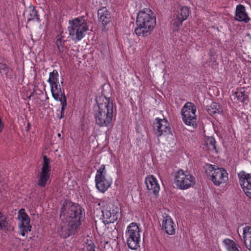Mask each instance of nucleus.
<instances>
[{"instance_id": "1", "label": "nucleus", "mask_w": 251, "mask_h": 251, "mask_svg": "<svg viewBox=\"0 0 251 251\" xmlns=\"http://www.w3.org/2000/svg\"><path fill=\"white\" fill-rule=\"evenodd\" d=\"M98 109L94 111L96 124L100 127H110L113 126V119L116 107L111 98L101 96L96 100Z\"/></svg>"}, {"instance_id": "2", "label": "nucleus", "mask_w": 251, "mask_h": 251, "mask_svg": "<svg viewBox=\"0 0 251 251\" xmlns=\"http://www.w3.org/2000/svg\"><path fill=\"white\" fill-rule=\"evenodd\" d=\"M82 215L81 208L79 206L63 203L60 209V218L62 220H65L68 223V225L67 231L64 234L61 233V236L64 238H66L74 234L80 225Z\"/></svg>"}, {"instance_id": "3", "label": "nucleus", "mask_w": 251, "mask_h": 251, "mask_svg": "<svg viewBox=\"0 0 251 251\" xmlns=\"http://www.w3.org/2000/svg\"><path fill=\"white\" fill-rule=\"evenodd\" d=\"M137 27L134 32L138 37L149 35L156 25V17L153 11L149 8L140 10L137 16Z\"/></svg>"}, {"instance_id": "4", "label": "nucleus", "mask_w": 251, "mask_h": 251, "mask_svg": "<svg viewBox=\"0 0 251 251\" xmlns=\"http://www.w3.org/2000/svg\"><path fill=\"white\" fill-rule=\"evenodd\" d=\"M70 26L68 27L69 35L75 41L81 40L89 30L86 20L84 17L80 16L69 21Z\"/></svg>"}, {"instance_id": "5", "label": "nucleus", "mask_w": 251, "mask_h": 251, "mask_svg": "<svg viewBox=\"0 0 251 251\" xmlns=\"http://www.w3.org/2000/svg\"><path fill=\"white\" fill-rule=\"evenodd\" d=\"M205 173L216 186L226 183L228 179L227 171L223 168L215 165L206 164L204 167Z\"/></svg>"}, {"instance_id": "6", "label": "nucleus", "mask_w": 251, "mask_h": 251, "mask_svg": "<svg viewBox=\"0 0 251 251\" xmlns=\"http://www.w3.org/2000/svg\"><path fill=\"white\" fill-rule=\"evenodd\" d=\"M136 223H130L126 231V238L128 247L131 250H136L140 247L141 229Z\"/></svg>"}, {"instance_id": "7", "label": "nucleus", "mask_w": 251, "mask_h": 251, "mask_svg": "<svg viewBox=\"0 0 251 251\" xmlns=\"http://www.w3.org/2000/svg\"><path fill=\"white\" fill-rule=\"evenodd\" d=\"M191 13L190 8L186 6L179 5L174 11L171 22V28L174 32H177L183 22L187 20Z\"/></svg>"}, {"instance_id": "8", "label": "nucleus", "mask_w": 251, "mask_h": 251, "mask_svg": "<svg viewBox=\"0 0 251 251\" xmlns=\"http://www.w3.org/2000/svg\"><path fill=\"white\" fill-rule=\"evenodd\" d=\"M95 181L96 188L102 193L105 192L111 186L112 179L106 176L105 165H101L97 171Z\"/></svg>"}, {"instance_id": "9", "label": "nucleus", "mask_w": 251, "mask_h": 251, "mask_svg": "<svg viewBox=\"0 0 251 251\" xmlns=\"http://www.w3.org/2000/svg\"><path fill=\"white\" fill-rule=\"evenodd\" d=\"M195 181V178L192 175L182 170H179L176 173L174 182L179 189H187L194 185Z\"/></svg>"}, {"instance_id": "10", "label": "nucleus", "mask_w": 251, "mask_h": 251, "mask_svg": "<svg viewBox=\"0 0 251 251\" xmlns=\"http://www.w3.org/2000/svg\"><path fill=\"white\" fill-rule=\"evenodd\" d=\"M43 161L41 171L38 173L37 185L41 187H45L50 180L51 173V160L46 155L43 156Z\"/></svg>"}, {"instance_id": "11", "label": "nucleus", "mask_w": 251, "mask_h": 251, "mask_svg": "<svg viewBox=\"0 0 251 251\" xmlns=\"http://www.w3.org/2000/svg\"><path fill=\"white\" fill-rule=\"evenodd\" d=\"M196 106L192 102H187L181 109L182 119L187 126H194L196 124Z\"/></svg>"}, {"instance_id": "12", "label": "nucleus", "mask_w": 251, "mask_h": 251, "mask_svg": "<svg viewBox=\"0 0 251 251\" xmlns=\"http://www.w3.org/2000/svg\"><path fill=\"white\" fill-rule=\"evenodd\" d=\"M153 127L157 137L171 133L170 124L164 118H156L153 122Z\"/></svg>"}, {"instance_id": "13", "label": "nucleus", "mask_w": 251, "mask_h": 251, "mask_svg": "<svg viewBox=\"0 0 251 251\" xmlns=\"http://www.w3.org/2000/svg\"><path fill=\"white\" fill-rule=\"evenodd\" d=\"M240 185L246 196L251 199V174L242 171L238 174Z\"/></svg>"}, {"instance_id": "14", "label": "nucleus", "mask_w": 251, "mask_h": 251, "mask_svg": "<svg viewBox=\"0 0 251 251\" xmlns=\"http://www.w3.org/2000/svg\"><path fill=\"white\" fill-rule=\"evenodd\" d=\"M120 211V209L114 205L103 210L102 214L105 222L108 224L116 221L119 217Z\"/></svg>"}, {"instance_id": "15", "label": "nucleus", "mask_w": 251, "mask_h": 251, "mask_svg": "<svg viewBox=\"0 0 251 251\" xmlns=\"http://www.w3.org/2000/svg\"><path fill=\"white\" fill-rule=\"evenodd\" d=\"M145 182L149 193L157 196L160 190V186L156 177L153 175H150L146 177Z\"/></svg>"}, {"instance_id": "16", "label": "nucleus", "mask_w": 251, "mask_h": 251, "mask_svg": "<svg viewBox=\"0 0 251 251\" xmlns=\"http://www.w3.org/2000/svg\"><path fill=\"white\" fill-rule=\"evenodd\" d=\"M175 227L176 225L170 216L167 215L163 216L162 228L166 233L169 235L175 234L176 232Z\"/></svg>"}, {"instance_id": "17", "label": "nucleus", "mask_w": 251, "mask_h": 251, "mask_svg": "<svg viewBox=\"0 0 251 251\" xmlns=\"http://www.w3.org/2000/svg\"><path fill=\"white\" fill-rule=\"evenodd\" d=\"M234 18L236 21L238 22H243L246 24L249 22L250 18L246 11L245 7L243 5L239 4L236 6Z\"/></svg>"}, {"instance_id": "18", "label": "nucleus", "mask_w": 251, "mask_h": 251, "mask_svg": "<svg viewBox=\"0 0 251 251\" xmlns=\"http://www.w3.org/2000/svg\"><path fill=\"white\" fill-rule=\"evenodd\" d=\"M98 17L99 22L103 26L106 25L111 21V13L105 7L99 9Z\"/></svg>"}, {"instance_id": "19", "label": "nucleus", "mask_w": 251, "mask_h": 251, "mask_svg": "<svg viewBox=\"0 0 251 251\" xmlns=\"http://www.w3.org/2000/svg\"><path fill=\"white\" fill-rule=\"evenodd\" d=\"M243 238L246 248L251 251V226H247L243 228Z\"/></svg>"}, {"instance_id": "20", "label": "nucleus", "mask_w": 251, "mask_h": 251, "mask_svg": "<svg viewBox=\"0 0 251 251\" xmlns=\"http://www.w3.org/2000/svg\"><path fill=\"white\" fill-rule=\"evenodd\" d=\"M223 243L227 251H240V247L231 239H225Z\"/></svg>"}, {"instance_id": "21", "label": "nucleus", "mask_w": 251, "mask_h": 251, "mask_svg": "<svg viewBox=\"0 0 251 251\" xmlns=\"http://www.w3.org/2000/svg\"><path fill=\"white\" fill-rule=\"evenodd\" d=\"M208 113L212 116H216L223 113V108L220 104L217 102H212L207 109Z\"/></svg>"}, {"instance_id": "22", "label": "nucleus", "mask_w": 251, "mask_h": 251, "mask_svg": "<svg viewBox=\"0 0 251 251\" xmlns=\"http://www.w3.org/2000/svg\"><path fill=\"white\" fill-rule=\"evenodd\" d=\"M11 225L7 221V217L0 211V229L5 232L9 231L11 229Z\"/></svg>"}, {"instance_id": "23", "label": "nucleus", "mask_w": 251, "mask_h": 251, "mask_svg": "<svg viewBox=\"0 0 251 251\" xmlns=\"http://www.w3.org/2000/svg\"><path fill=\"white\" fill-rule=\"evenodd\" d=\"M27 21L28 22L31 21H36L38 23L41 22L38 12L34 6L29 7L28 14L27 16Z\"/></svg>"}, {"instance_id": "24", "label": "nucleus", "mask_w": 251, "mask_h": 251, "mask_svg": "<svg viewBox=\"0 0 251 251\" xmlns=\"http://www.w3.org/2000/svg\"><path fill=\"white\" fill-rule=\"evenodd\" d=\"M18 220L21 221L19 224L28 225L30 224V219L29 216L25 212L24 208H22L18 212Z\"/></svg>"}, {"instance_id": "25", "label": "nucleus", "mask_w": 251, "mask_h": 251, "mask_svg": "<svg viewBox=\"0 0 251 251\" xmlns=\"http://www.w3.org/2000/svg\"><path fill=\"white\" fill-rule=\"evenodd\" d=\"M52 97L56 101H59L61 104H62L64 100H65L67 102V98L65 96L64 90H62L61 88L56 91L51 93Z\"/></svg>"}, {"instance_id": "26", "label": "nucleus", "mask_w": 251, "mask_h": 251, "mask_svg": "<svg viewBox=\"0 0 251 251\" xmlns=\"http://www.w3.org/2000/svg\"><path fill=\"white\" fill-rule=\"evenodd\" d=\"M234 96L237 100L242 103H247L249 101V96L245 91H238L234 93Z\"/></svg>"}, {"instance_id": "27", "label": "nucleus", "mask_w": 251, "mask_h": 251, "mask_svg": "<svg viewBox=\"0 0 251 251\" xmlns=\"http://www.w3.org/2000/svg\"><path fill=\"white\" fill-rule=\"evenodd\" d=\"M19 234L24 237L26 234L31 231L32 226L30 225L19 224Z\"/></svg>"}, {"instance_id": "28", "label": "nucleus", "mask_w": 251, "mask_h": 251, "mask_svg": "<svg viewBox=\"0 0 251 251\" xmlns=\"http://www.w3.org/2000/svg\"><path fill=\"white\" fill-rule=\"evenodd\" d=\"M83 251H96L95 244L91 240L87 239L83 245Z\"/></svg>"}, {"instance_id": "29", "label": "nucleus", "mask_w": 251, "mask_h": 251, "mask_svg": "<svg viewBox=\"0 0 251 251\" xmlns=\"http://www.w3.org/2000/svg\"><path fill=\"white\" fill-rule=\"evenodd\" d=\"M12 69L10 66L3 62L0 63V74L7 75L10 71H12Z\"/></svg>"}, {"instance_id": "30", "label": "nucleus", "mask_w": 251, "mask_h": 251, "mask_svg": "<svg viewBox=\"0 0 251 251\" xmlns=\"http://www.w3.org/2000/svg\"><path fill=\"white\" fill-rule=\"evenodd\" d=\"M216 53L212 50H210L208 55H209V62H212L213 65H217V55Z\"/></svg>"}, {"instance_id": "31", "label": "nucleus", "mask_w": 251, "mask_h": 251, "mask_svg": "<svg viewBox=\"0 0 251 251\" xmlns=\"http://www.w3.org/2000/svg\"><path fill=\"white\" fill-rule=\"evenodd\" d=\"M58 76V72L54 70L52 72H50L49 75V78L48 80V82L49 83H52L57 81V77Z\"/></svg>"}, {"instance_id": "32", "label": "nucleus", "mask_w": 251, "mask_h": 251, "mask_svg": "<svg viewBox=\"0 0 251 251\" xmlns=\"http://www.w3.org/2000/svg\"><path fill=\"white\" fill-rule=\"evenodd\" d=\"M57 48L58 50V55H59L60 57L63 58L66 54L67 48L65 46H63Z\"/></svg>"}, {"instance_id": "33", "label": "nucleus", "mask_w": 251, "mask_h": 251, "mask_svg": "<svg viewBox=\"0 0 251 251\" xmlns=\"http://www.w3.org/2000/svg\"><path fill=\"white\" fill-rule=\"evenodd\" d=\"M51 87V93H53L54 92L56 91V90L60 89V86L58 82H54L52 83H50Z\"/></svg>"}, {"instance_id": "34", "label": "nucleus", "mask_w": 251, "mask_h": 251, "mask_svg": "<svg viewBox=\"0 0 251 251\" xmlns=\"http://www.w3.org/2000/svg\"><path fill=\"white\" fill-rule=\"evenodd\" d=\"M61 105V109L60 111V115L58 117L59 119H61L64 117V111L67 107V102H66L65 100H64V101Z\"/></svg>"}, {"instance_id": "35", "label": "nucleus", "mask_w": 251, "mask_h": 251, "mask_svg": "<svg viewBox=\"0 0 251 251\" xmlns=\"http://www.w3.org/2000/svg\"><path fill=\"white\" fill-rule=\"evenodd\" d=\"M207 144L212 146L214 149L216 148L215 144L216 141L212 137H209L207 139Z\"/></svg>"}, {"instance_id": "36", "label": "nucleus", "mask_w": 251, "mask_h": 251, "mask_svg": "<svg viewBox=\"0 0 251 251\" xmlns=\"http://www.w3.org/2000/svg\"><path fill=\"white\" fill-rule=\"evenodd\" d=\"M65 42L66 40H61L60 39H56L55 45H56L57 48H60V47L65 46Z\"/></svg>"}, {"instance_id": "37", "label": "nucleus", "mask_w": 251, "mask_h": 251, "mask_svg": "<svg viewBox=\"0 0 251 251\" xmlns=\"http://www.w3.org/2000/svg\"><path fill=\"white\" fill-rule=\"evenodd\" d=\"M65 36L64 35V32L63 31L61 32L60 34L57 36L56 39H60L61 40H65Z\"/></svg>"}, {"instance_id": "38", "label": "nucleus", "mask_w": 251, "mask_h": 251, "mask_svg": "<svg viewBox=\"0 0 251 251\" xmlns=\"http://www.w3.org/2000/svg\"><path fill=\"white\" fill-rule=\"evenodd\" d=\"M4 125L2 121L1 117L0 116V132H1L4 128Z\"/></svg>"}, {"instance_id": "39", "label": "nucleus", "mask_w": 251, "mask_h": 251, "mask_svg": "<svg viewBox=\"0 0 251 251\" xmlns=\"http://www.w3.org/2000/svg\"><path fill=\"white\" fill-rule=\"evenodd\" d=\"M247 36H248L250 39H251V35L250 34H247Z\"/></svg>"}, {"instance_id": "40", "label": "nucleus", "mask_w": 251, "mask_h": 251, "mask_svg": "<svg viewBox=\"0 0 251 251\" xmlns=\"http://www.w3.org/2000/svg\"><path fill=\"white\" fill-rule=\"evenodd\" d=\"M58 136H59V137H60V136H61V134H59V133L58 134Z\"/></svg>"}]
</instances>
